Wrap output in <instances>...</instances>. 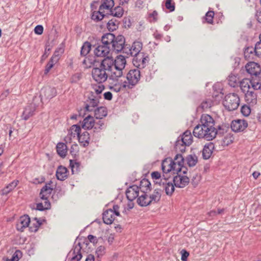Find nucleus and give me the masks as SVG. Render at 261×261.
I'll return each mask as SVG.
<instances>
[{"instance_id": "obj_1", "label": "nucleus", "mask_w": 261, "mask_h": 261, "mask_svg": "<svg viewBox=\"0 0 261 261\" xmlns=\"http://www.w3.org/2000/svg\"><path fill=\"white\" fill-rule=\"evenodd\" d=\"M215 120L208 114H202L200 118V123L194 127L193 135L198 138H203L211 141L215 138L217 135V128L214 127Z\"/></svg>"}, {"instance_id": "obj_2", "label": "nucleus", "mask_w": 261, "mask_h": 261, "mask_svg": "<svg viewBox=\"0 0 261 261\" xmlns=\"http://www.w3.org/2000/svg\"><path fill=\"white\" fill-rule=\"evenodd\" d=\"M112 61L107 57L101 62L98 67H94L92 71L93 79L98 84H102L110 78V70L112 65Z\"/></svg>"}, {"instance_id": "obj_3", "label": "nucleus", "mask_w": 261, "mask_h": 261, "mask_svg": "<svg viewBox=\"0 0 261 261\" xmlns=\"http://www.w3.org/2000/svg\"><path fill=\"white\" fill-rule=\"evenodd\" d=\"M141 74L139 69H130L126 74L127 81L124 82L122 87L130 89L133 88L139 82Z\"/></svg>"}, {"instance_id": "obj_4", "label": "nucleus", "mask_w": 261, "mask_h": 261, "mask_svg": "<svg viewBox=\"0 0 261 261\" xmlns=\"http://www.w3.org/2000/svg\"><path fill=\"white\" fill-rule=\"evenodd\" d=\"M114 6V0H102V3L99 7V10L93 12L91 18L96 21H98L105 17L108 18V15L104 14V10L110 9L113 8Z\"/></svg>"}, {"instance_id": "obj_5", "label": "nucleus", "mask_w": 261, "mask_h": 261, "mask_svg": "<svg viewBox=\"0 0 261 261\" xmlns=\"http://www.w3.org/2000/svg\"><path fill=\"white\" fill-rule=\"evenodd\" d=\"M223 105L229 111L236 110L240 105V98L236 93H229L225 96Z\"/></svg>"}, {"instance_id": "obj_6", "label": "nucleus", "mask_w": 261, "mask_h": 261, "mask_svg": "<svg viewBox=\"0 0 261 261\" xmlns=\"http://www.w3.org/2000/svg\"><path fill=\"white\" fill-rule=\"evenodd\" d=\"M162 169L163 171V180L168 179L169 176L168 173L170 172L173 174H175V168L173 164L172 159L167 158L164 159L162 163Z\"/></svg>"}, {"instance_id": "obj_7", "label": "nucleus", "mask_w": 261, "mask_h": 261, "mask_svg": "<svg viewBox=\"0 0 261 261\" xmlns=\"http://www.w3.org/2000/svg\"><path fill=\"white\" fill-rule=\"evenodd\" d=\"M149 61V55L147 53L142 52L134 57L133 63L137 69L144 68L148 63Z\"/></svg>"}, {"instance_id": "obj_8", "label": "nucleus", "mask_w": 261, "mask_h": 261, "mask_svg": "<svg viewBox=\"0 0 261 261\" xmlns=\"http://www.w3.org/2000/svg\"><path fill=\"white\" fill-rule=\"evenodd\" d=\"M100 98V95H95L93 92H89L85 102L86 110L89 112L92 111L93 108L98 106Z\"/></svg>"}, {"instance_id": "obj_9", "label": "nucleus", "mask_w": 261, "mask_h": 261, "mask_svg": "<svg viewBox=\"0 0 261 261\" xmlns=\"http://www.w3.org/2000/svg\"><path fill=\"white\" fill-rule=\"evenodd\" d=\"M125 43V39L123 36L121 35L115 36L112 45L111 47L112 50L116 53L121 52L124 48V45Z\"/></svg>"}, {"instance_id": "obj_10", "label": "nucleus", "mask_w": 261, "mask_h": 261, "mask_svg": "<svg viewBox=\"0 0 261 261\" xmlns=\"http://www.w3.org/2000/svg\"><path fill=\"white\" fill-rule=\"evenodd\" d=\"M57 95V90L54 87H45L41 89L40 92L41 99L49 100Z\"/></svg>"}, {"instance_id": "obj_11", "label": "nucleus", "mask_w": 261, "mask_h": 261, "mask_svg": "<svg viewBox=\"0 0 261 261\" xmlns=\"http://www.w3.org/2000/svg\"><path fill=\"white\" fill-rule=\"evenodd\" d=\"M177 174L173 178V181L175 186L179 188H184L189 182V179L187 176L182 175L181 172H175Z\"/></svg>"}, {"instance_id": "obj_12", "label": "nucleus", "mask_w": 261, "mask_h": 261, "mask_svg": "<svg viewBox=\"0 0 261 261\" xmlns=\"http://www.w3.org/2000/svg\"><path fill=\"white\" fill-rule=\"evenodd\" d=\"M247 126V121L245 120H234L231 123V128L234 132H243Z\"/></svg>"}, {"instance_id": "obj_13", "label": "nucleus", "mask_w": 261, "mask_h": 261, "mask_svg": "<svg viewBox=\"0 0 261 261\" xmlns=\"http://www.w3.org/2000/svg\"><path fill=\"white\" fill-rule=\"evenodd\" d=\"M124 70V69L113 64L111 66V69L110 70V79L118 81V79L123 75Z\"/></svg>"}, {"instance_id": "obj_14", "label": "nucleus", "mask_w": 261, "mask_h": 261, "mask_svg": "<svg viewBox=\"0 0 261 261\" xmlns=\"http://www.w3.org/2000/svg\"><path fill=\"white\" fill-rule=\"evenodd\" d=\"M247 72L251 75H256L257 74L261 73V68L260 65L254 62H250L245 66Z\"/></svg>"}, {"instance_id": "obj_15", "label": "nucleus", "mask_w": 261, "mask_h": 261, "mask_svg": "<svg viewBox=\"0 0 261 261\" xmlns=\"http://www.w3.org/2000/svg\"><path fill=\"white\" fill-rule=\"evenodd\" d=\"M52 181H49L41 188L39 193V197L41 200H46V198L50 197L53 190V188L50 187Z\"/></svg>"}, {"instance_id": "obj_16", "label": "nucleus", "mask_w": 261, "mask_h": 261, "mask_svg": "<svg viewBox=\"0 0 261 261\" xmlns=\"http://www.w3.org/2000/svg\"><path fill=\"white\" fill-rule=\"evenodd\" d=\"M81 249L82 246L80 243L75 245L74 248L69 254V256H72L70 258V261H79L82 258Z\"/></svg>"}, {"instance_id": "obj_17", "label": "nucleus", "mask_w": 261, "mask_h": 261, "mask_svg": "<svg viewBox=\"0 0 261 261\" xmlns=\"http://www.w3.org/2000/svg\"><path fill=\"white\" fill-rule=\"evenodd\" d=\"M112 50L109 46L103 43L98 45L94 49V54L97 57H106Z\"/></svg>"}, {"instance_id": "obj_18", "label": "nucleus", "mask_w": 261, "mask_h": 261, "mask_svg": "<svg viewBox=\"0 0 261 261\" xmlns=\"http://www.w3.org/2000/svg\"><path fill=\"white\" fill-rule=\"evenodd\" d=\"M139 187L136 185L130 186L126 191V196L127 199L132 201L139 196Z\"/></svg>"}, {"instance_id": "obj_19", "label": "nucleus", "mask_w": 261, "mask_h": 261, "mask_svg": "<svg viewBox=\"0 0 261 261\" xmlns=\"http://www.w3.org/2000/svg\"><path fill=\"white\" fill-rule=\"evenodd\" d=\"M30 219L28 215H23L20 217L16 224V228L18 231H23L24 228L28 227Z\"/></svg>"}, {"instance_id": "obj_20", "label": "nucleus", "mask_w": 261, "mask_h": 261, "mask_svg": "<svg viewBox=\"0 0 261 261\" xmlns=\"http://www.w3.org/2000/svg\"><path fill=\"white\" fill-rule=\"evenodd\" d=\"M60 59V55L58 50H56L51 58L46 65L44 70V73L47 74L50 70L53 67L54 65L56 64Z\"/></svg>"}, {"instance_id": "obj_21", "label": "nucleus", "mask_w": 261, "mask_h": 261, "mask_svg": "<svg viewBox=\"0 0 261 261\" xmlns=\"http://www.w3.org/2000/svg\"><path fill=\"white\" fill-rule=\"evenodd\" d=\"M173 164L175 168V172H181L182 170V166L184 165V158L180 154H177L172 159Z\"/></svg>"}, {"instance_id": "obj_22", "label": "nucleus", "mask_w": 261, "mask_h": 261, "mask_svg": "<svg viewBox=\"0 0 261 261\" xmlns=\"http://www.w3.org/2000/svg\"><path fill=\"white\" fill-rule=\"evenodd\" d=\"M36 110V107L34 104L31 103L27 106L22 113V118L24 120H27L30 117H32L34 114Z\"/></svg>"}, {"instance_id": "obj_23", "label": "nucleus", "mask_w": 261, "mask_h": 261, "mask_svg": "<svg viewBox=\"0 0 261 261\" xmlns=\"http://www.w3.org/2000/svg\"><path fill=\"white\" fill-rule=\"evenodd\" d=\"M244 94L245 100L250 105L253 106L257 103V95L253 90H251Z\"/></svg>"}, {"instance_id": "obj_24", "label": "nucleus", "mask_w": 261, "mask_h": 261, "mask_svg": "<svg viewBox=\"0 0 261 261\" xmlns=\"http://www.w3.org/2000/svg\"><path fill=\"white\" fill-rule=\"evenodd\" d=\"M56 175L58 180L61 181L65 180L68 177L67 169L63 166H59L57 169Z\"/></svg>"}, {"instance_id": "obj_25", "label": "nucleus", "mask_w": 261, "mask_h": 261, "mask_svg": "<svg viewBox=\"0 0 261 261\" xmlns=\"http://www.w3.org/2000/svg\"><path fill=\"white\" fill-rule=\"evenodd\" d=\"M214 149V144L210 142L205 145L202 150V157L204 159H208L212 154Z\"/></svg>"}, {"instance_id": "obj_26", "label": "nucleus", "mask_w": 261, "mask_h": 261, "mask_svg": "<svg viewBox=\"0 0 261 261\" xmlns=\"http://www.w3.org/2000/svg\"><path fill=\"white\" fill-rule=\"evenodd\" d=\"M193 137L191 135V132L186 130L182 135L178 137V139L180 140V142L185 144V145L190 146L193 142Z\"/></svg>"}, {"instance_id": "obj_27", "label": "nucleus", "mask_w": 261, "mask_h": 261, "mask_svg": "<svg viewBox=\"0 0 261 261\" xmlns=\"http://www.w3.org/2000/svg\"><path fill=\"white\" fill-rule=\"evenodd\" d=\"M102 219L103 222L106 224H111L113 223L114 220V216L112 209L110 208L103 212Z\"/></svg>"}, {"instance_id": "obj_28", "label": "nucleus", "mask_w": 261, "mask_h": 261, "mask_svg": "<svg viewBox=\"0 0 261 261\" xmlns=\"http://www.w3.org/2000/svg\"><path fill=\"white\" fill-rule=\"evenodd\" d=\"M142 194L138 196L137 199V203L141 206H146L150 204V200L149 196L147 195V193L142 192Z\"/></svg>"}, {"instance_id": "obj_29", "label": "nucleus", "mask_w": 261, "mask_h": 261, "mask_svg": "<svg viewBox=\"0 0 261 261\" xmlns=\"http://www.w3.org/2000/svg\"><path fill=\"white\" fill-rule=\"evenodd\" d=\"M110 13L108 14V18L110 17H115L118 18H121L124 13V10L122 7L120 6L115 7L114 9L111 8Z\"/></svg>"}, {"instance_id": "obj_30", "label": "nucleus", "mask_w": 261, "mask_h": 261, "mask_svg": "<svg viewBox=\"0 0 261 261\" xmlns=\"http://www.w3.org/2000/svg\"><path fill=\"white\" fill-rule=\"evenodd\" d=\"M139 187V190L141 192L148 193L151 191V183L146 178L142 179L140 181V185Z\"/></svg>"}, {"instance_id": "obj_31", "label": "nucleus", "mask_w": 261, "mask_h": 261, "mask_svg": "<svg viewBox=\"0 0 261 261\" xmlns=\"http://www.w3.org/2000/svg\"><path fill=\"white\" fill-rule=\"evenodd\" d=\"M95 121L93 117L88 115L84 118L82 126L85 129H91L94 128Z\"/></svg>"}, {"instance_id": "obj_32", "label": "nucleus", "mask_w": 261, "mask_h": 261, "mask_svg": "<svg viewBox=\"0 0 261 261\" xmlns=\"http://www.w3.org/2000/svg\"><path fill=\"white\" fill-rule=\"evenodd\" d=\"M109 59L112 61V65L114 64L117 66L124 69L126 62L125 58L123 56H118L115 60H113L112 58L109 57Z\"/></svg>"}, {"instance_id": "obj_33", "label": "nucleus", "mask_w": 261, "mask_h": 261, "mask_svg": "<svg viewBox=\"0 0 261 261\" xmlns=\"http://www.w3.org/2000/svg\"><path fill=\"white\" fill-rule=\"evenodd\" d=\"M115 38V36L111 33L104 34L101 37V43L111 47L113 40Z\"/></svg>"}, {"instance_id": "obj_34", "label": "nucleus", "mask_w": 261, "mask_h": 261, "mask_svg": "<svg viewBox=\"0 0 261 261\" xmlns=\"http://www.w3.org/2000/svg\"><path fill=\"white\" fill-rule=\"evenodd\" d=\"M130 47L132 52H129V54H130L131 56L135 57L142 53L141 50L142 48V43L140 41H135Z\"/></svg>"}, {"instance_id": "obj_35", "label": "nucleus", "mask_w": 261, "mask_h": 261, "mask_svg": "<svg viewBox=\"0 0 261 261\" xmlns=\"http://www.w3.org/2000/svg\"><path fill=\"white\" fill-rule=\"evenodd\" d=\"M168 179L164 180L162 185L167 195L171 196L174 191V184L170 181H167Z\"/></svg>"}, {"instance_id": "obj_36", "label": "nucleus", "mask_w": 261, "mask_h": 261, "mask_svg": "<svg viewBox=\"0 0 261 261\" xmlns=\"http://www.w3.org/2000/svg\"><path fill=\"white\" fill-rule=\"evenodd\" d=\"M260 74H257L256 75H251V82L252 88L253 90H258L260 88L261 84Z\"/></svg>"}, {"instance_id": "obj_37", "label": "nucleus", "mask_w": 261, "mask_h": 261, "mask_svg": "<svg viewBox=\"0 0 261 261\" xmlns=\"http://www.w3.org/2000/svg\"><path fill=\"white\" fill-rule=\"evenodd\" d=\"M57 152L62 158H64L67 152V147L66 144L59 142L56 146Z\"/></svg>"}, {"instance_id": "obj_38", "label": "nucleus", "mask_w": 261, "mask_h": 261, "mask_svg": "<svg viewBox=\"0 0 261 261\" xmlns=\"http://www.w3.org/2000/svg\"><path fill=\"white\" fill-rule=\"evenodd\" d=\"M81 130V129L79 125L76 124L72 125L68 133V137L69 138V140H71L72 137L74 138L76 136L78 138L80 134Z\"/></svg>"}, {"instance_id": "obj_39", "label": "nucleus", "mask_w": 261, "mask_h": 261, "mask_svg": "<svg viewBox=\"0 0 261 261\" xmlns=\"http://www.w3.org/2000/svg\"><path fill=\"white\" fill-rule=\"evenodd\" d=\"M162 190L160 189H155L153 193L149 195L150 204L159 202L161 198Z\"/></svg>"}, {"instance_id": "obj_40", "label": "nucleus", "mask_w": 261, "mask_h": 261, "mask_svg": "<svg viewBox=\"0 0 261 261\" xmlns=\"http://www.w3.org/2000/svg\"><path fill=\"white\" fill-rule=\"evenodd\" d=\"M80 143L84 147L87 146L89 144L90 135L87 131L84 132L78 137Z\"/></svg>"}, {"instance_id": "obj_41", "label": "nucleus", "mask_w": 261, "mask_h": 261, "mask_svg": "<svg viewBox=\"0 0 261 261\" xmlns=\"http://www.w3.org/2000/svg\"><path fill=\"white\" fill-rule=\"evenodd\" d=\"M239 84H240V88L244 93L252 89L251 82L248 79H244Z\"/></svg>"}, {"instance_id": "obj_42", "label": "nucleus", "mask_w": 261, "mask_h": 261, "mask_svg": "<svg viewBox=\"0 0 261 261\" xmlns=\"http://www.w3.org/2000/svg\"><path fill=\"white\" fill-rule=\"evenodd\" d=\"M107 115V110L105 107H98L94 110V116L96 119H102Z\"/></svg>"}, {"instance_id": "obj_43", "label": "nucleus", "mask_w": 261, "mask_h": 261, "mask_svg": "<svg viewBox=\"0 0 261 261\" xmlns=\"http://www.w3.org/2000/svg\"><path fill=\"white\" fill-rule=\"evenodd\" d=\"M119 21L114 18L110 19L107 23V29L109 31H114L118 28Z\"/></svg>"}, {"instance_id": "obj_44", "label": "nucleus", "mask_w": 261, "mask_h": 261, "mask_svg": "<svg viewBox=\"0 0 261 261\" xmlns=\"http://www.w3.org/2000/svg\"><path fill=\"white\" fill-rule=\"evenodd\" d=\"M18 183L19 181L18 180H14L12 181L2 190V194L7 195L9 194L15 188Z\"/></svg>"}, {"instance_id": "obj_45", "label": "nucleus", "mask_w": 261, "mask_h": 261, "mask_svg": "<svg viewBox=\"0 0 261 261\" xmlns=\"http://www.w3.org/2000/svg\"><path fill=\"white\" fill-rule=\"evenodd\" d=\"M186 160L189 167L195 166L198 162V158L195 154L187 155Z\"/></svg>"}, {"instance_id": "obj_46", "label": "nucleus", "mask_w": 261, "mask_h": 261, "mask_svg": "<svg viewBox=\"0 0 261 261\" xmlns=\"http://www.w3.org/2000/svg\"><path fill=\"white\" fill-rule=\"evenodd\" d=\"M228 84L232 87H236L238 86L240 83L239 79L237 75L231 74L228 77Z\"/></svg>"}, {"instance_id": "obj_47", "label": "nucleus", "mask_w": 261, "mask_h": 261, "mask_svg": "<svg viewBox=\"0 0 261 261\" xmlns=\"http://www.w3.org/2000/svg\"><path fill=\"white\" fill-rule=\"evenodd\" d=\"M91 48L90 43L88 41L85 42L81 48V55L83 56H86L90 52Z\"/></svg>"}, {"instance_id": "obj_48", "label": "nucleus", "mask_w": 261, "mask_h": 261, "mask_svg": "<svg viewBox=\"0 0 261 261\" xmlns=\"http://www.w3.org/2000/svg\"><path fill=\"white\" fill-rule=\"evenodd\" d=\"M81 166L80 162H78L75 160H70V166L71 168V171L72 174L77 173L79 171V168Z\"/></svg>"}, {"instance_id": "obj_49", "label": "nucleus", "mask_w": 261, "mask_h": 261, "mask_svg": "<svg viewBox=\"0 0 261 261\" xmlns=\"http://www.w3.org/2000/svg\"><path fill=\"white\" fill-rule=\"evenodd\" d=\"M106 128V125L105 124V122L102 119H98V121L97 122H95L94 127V132H99L101 130Z\"/></svg>"}, {"instance_id": "obj_50", "label": "nucleus", "mask_w": 261, "mask_h": 261, "mask_svg": "<svg viewBox=\"0 0 261 261\" xmlns=\"http://www.w3.org/2000/svg\"><path fill=\"white\" fill-rule=\"evenodd\" d=\"M92 87L93 91H91L90 92H93L94 94L97 95H100L105 89V86L102 84H99V85H93Z\"/></svg>"}, {"instance_id": "obj_51", "label": "nucleus", "mask_w": 261, "mask_h": 261, "mask_svg": "<svg viewBox=\"0 0 261 261\" xmlns=\"http://www.w3.org/2000/svg\"><path fill=\"white\" fill-rule=\"evenodd\" d=\"M96 60L94 57H86L83 61V64L85 65L86 67L90 68L94 66Z\"/></svg>"}, {"instance_id": "obj_52", "label": "nucleus", "mask_w": 261, "mask_h": 261, "mask_svg": "<svg viewBox=\"0 0 261 261\" xmlns=\"http://www.w3.org/2000/svg\"><path fill=\"white\" fill-rule=\"evenodd\" d=\"M106 253V248L103 246H99L96 250L95 254L98 260H100L101 257Z\"/></svg>"}, {"instance_id": "obj_53", "label": "nucleus", "mask_w": 261, "mask_h": 261, "mask_svg": "<svg viewBox=\"0 0 261 261\" xmlns=\"http://www.w3.org/2000/svg\"><path fill=\"white\" fill-rule=\"evenodd\" d=\"M214 16V12L213 11H208L205 14L204 17L205 21L209 24H212L213 22V18Z\"/></svg>"}, {"instance_id": "obj_54", "label": "nucleus", "mask_w": 261, "mask_h": 261, "mask_svg": "<svg viewBox=\"0 0 261 261\" xmlns=\"http://www.w3.org/2000/svg\"><path fill=\"white\" fill-rule=\"evenodd\" d=\"M79 151V147L77 144H72L70 149V153L73 156V158H75L77 155H78Z\"/></svg>"}, {"instance_id": "obj_55", "label": "nucleus", "mask_w": 261, "mask_h": 261, "mask_svg": "<svg viewBox=\"0 0 261 261\" xmlns=\"http://www.w3.org/2000/svg\"><path fill=\"white\" fill-rule=\"evenodd\" d=\"M180 141H181L179 139H177L175 145V148L176 150L179 151L184 152L185 151L186 146L187 145H185L184 143H181Z\"/></svg>"}, {"instance_id": "obj_56", "label": "nucleus", "mask_w": 261, "mask_h": 261, "mask_svg": "<svg viewBox=\"0 0 261 261\" xmlns=\"http://www.w3.org/2000/svg\"><path fill=\"white\" fill-rule=\"evenodd\" d=\"M254 51L257 57H261V41L260 40L256 43Z\"/></svg>"}, {"instance_id": "obj_57", "label": "nucleus", "mask_w": 261, "mask_h": 261, "mask_svg": "<svg viewBox=\"0 0 261 261\" xmlns=\"http://www.w3.org/2000/svg\"><path fill=\"white\" fill-rule=\"evenodd\" d=\"M242 114L244 116H248L251 113V109L249 106L247 105H244L242 107L241 110Z\"/></svg>"}, {"instance_id": "obj_58", "label": "nucleus", "mask_w": 261, "mask_h": 261, "mask_svg": "<svg viewBox=\"0 0 261 261\" xmlns=\"http://www.w3.org/2000/svg\"><path fill=\"white\" fill-rule=\"evenodd\" d=\"M229 129L228 127L226 125H219L217 128V135H223L225 133H226Z\"/></svg>"}, {"instance_id": "obj_59", "label": "nucleus", "mask_w": 261, "mask_h": 261, "mask_svg": "<svg viewBox=\"0 0 261 261\" xmlns=\"http://www.w3.org/2000/svg\"><path fill=\"white\" fill-rule=\"evenodd\" d=\"M172 0H166L165 3V7L170 12H173L175 10V5L174 3H172Z\"/></svg>"}, {"instance_id": "obj_60", "label": "nucleus", "mask_w": 261, "mask_h": 261, "mask_svg": "<svg viewBox=\"0 0 261 261\" xmlns=\"http://www.w3.org/2000/svg\"><path fill=\"white\" fill-rule=\"evenodd\" d=\"M212 106V101L210 100H206L205 101H203L200 105L201 108L203 110H205L208 108H211Z\"/></svg>"}, {"instance_id": "obj_61", "label": "nucleus", "mask_w": 261, "mask_h": 261, "mask_svg": "<svg viewBox=\"0 0 261 261\" xmlns=\"http://www.w3.org/2000/svg\"><path fill=\"white\" fill-rule=\"evenodd\" d=\"M181 259L182 261H187V258L189 255V253L185 249L181 250Z\"/></svg>"}, {"instance_id": "obj_62", "label": "nucleus", "mask_w": 261, "mask_h": 261, "mask_svg": "<svg viewBox=\"0 0 261 261\" xmlns=\"http://www.w3.org/2000/svg\"><path fill=\"white\" fill-rule=\"evenodd\" d=\"M43 32V27L41 25H37L34 29V32L37 35H41Z\"/></svg>"}, {"instance_id": "obj_63", "label": "nucleus", "mask_w": 261, "mask_h": 261, "mask_svg": "<svg viewBox=\"0 0 261 261\" xmlns=\"http://www.w3.org/2000/svg\"><path fill=\"white\" fill-rule=\"evenodd\" d=\"M81 78V74L79 73H76L73 74L71 79L72 83H76Z\"/></svg>"}, {"instance_id": "obj_64", "label": "nucleus", "mask_w": 261, "mask_h": 261, "mask_svg": "<svg viewBox=\"0 0 261 261\" xmlns=\"http://www.w3.org/2000/svg\"><path fill=\"white\" fill-rule=\"evenodd\" d=\"M87 238L89 242L93 243L94 245L97 244L98 242L97 238L93 235L89 234Z\"/></svg>"}]
</instances>
